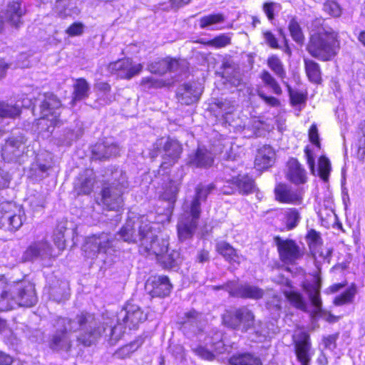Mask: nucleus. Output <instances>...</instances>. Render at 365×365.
<instances>
[{
	"mask_svg": "<svg viewBox=\"0 0 365 365\" xmlns=\"http://www.w3.org/2000/svg\"><path fill=\"white\" fill-rule=\"evenodd\" d=\"M54 327L56 330L51 336L48 346L55 351L68 352L72 346L70 334L78 330L80 334L77 339L85 346H90L101 339H104L110 345H113L124 332L120 323L115 327L100 324L93 315L83 312L74 319L58 317Z\"/></svg>",
	"mask_w": 365,
	"mask_h": 365,
	"instance_id": "obj_1",
	"label": "nucleus"
},
{
	"mask_svg": "<svg viewBox=\"0 0 365 365\" xmlns=\"http://www.w3.org/2000/svg\"><path fill=\"white\" fill-rule=\"evenodd\" d=\"M118 235L124 242H139V251L142 255L154 257L155 259L167 251L168 242L158 239L150 222L143 220L135 222L128 219Z\"/></svg>",
	"mask_w": 365,
	"mask_h": 365,
	"instance_id": "obj_2",
	"label": "nucleus"
},
{
	"mask_svg": "<svg viewBox=\"0 0 365 365\" xmlns=\"http://www.w3.org/2000/svg\"><path fill=\"white\" fill-rule=\"evenodd\" d=\"M34 285L26 280L8 281L0 276V311L19 307H31L37 302Z\"/></svg>",
	"mask_w": 365,
	"mask_h": 365,
	"instance_id": "obj_3",
	"label": "nucleus"
},
{
	"mask_svg": "<svg viewBox=\"0 0 365 365\" xmlns=\"http://www.w3.org/2000/svg\"><path fill=\"white\" fill-rule=\"evenodd\" d=\"M214 188L215 185L212 184L199 185L195 189L194 197L190 201L185 202L182 207L183 212L180 215L178 223V233L180 240H186L192 237L198 225L201 212V202L206 200L207 195Z\"/></svg>",
	"mask_w": 365,
	"mask_h": 365,
	"instance_id": "obj_4",
	"label": "nucleus"
},
{
	"mask_svg": "<svg viewBox=\"0 0 365 365\" xmlns=\"http://www.w3.org/2000/svg\"><path fill=\"white\" fill-rule=\"evenodd\" d=\"M307 50L320 61H331L339 50L338 34L333 29H323L311 34Z\"/></svg>",
	"mask_w": 365,
	"mask_h": 365,
	"instance_id": "obj_5",
	"label": "nucleus"
},
{
	"mask_svg": "<svg viewBox=\"0 0 365 365\" xmlns=\"http://www.w3.org/2000/svg\"><path fill=\"white\" fill-rule=\"evenodd\" d=\"M113 181L106 183L101 191V202L109 210H119L123 206V195L128 187L127 176L122 170L113 173Z\"/></svg>",
	"mask_w": 365,
	"mask_h": 365,
	"instance_id": "obj_6",
	"label": "nucleus"
},
{
	"mask_svg": "<svg viewBox=\"0 0 365 365\" xmlns=\"http://www.w3.org/2000/svg\"><path fill=\"white\" fill-rule=\"evenodd\" d=\"M43 96L41 109L43 116L38 120V125L43 137L48 138L54 128L61 124L58 119L60 113L58 112L61 104L53 93H45Z\"/></svg>",
	"mask_w": 365,
	"mask_h": 365,
	"instance_id": "obj_7",
	"label": "nucleus"
},
{
	"mask_svg": "<svg viewBox=\"0 0 365 365\" xmlns=\"http://www.w3.org/2000/svg\"><path fill=\"white\" fill-rule=\"evenodd\" d=\"M118 240L115 235L102 232L88 237L83 246V251L88 258L93 259L98 255L112 256L115 252Z\"/></svg>",
	"mask_w": 365,
	"mask_h": 365,
	"instance_id": "obj_8",
	"label": "nucleus"
},
{
	"mask_svg": "<svg viewBox=\"0 0 365 365\" xmlns=\"http://www.w3.org/2000/svg\"><path fill=\"white\" fill-rule=\"evenodd\" d=\"M26 219L24 210L11 202L3 203L0 210V228L15 232Z\"/></svg>",
	"mask_w": 365,
	"mask_h": 365,
	"instance_id": "obj_9",
	"label": "nucleus"
},
{
	"mask_svg": "<svg viewBox=\"0 0 365 365\" xmlns=\"http://www.w3.org/2000/svg\"><path fill=\"white\" fill-rule=\"evenodd\" d=\"M225 326L235 330L246 332L255 323V316L247 307L237 309L233 313H228L223 317Z\"/></svg>",
	"mask_w": 365,
	"mask_h": 365,
	"instance_id": "obj_10",
	"label": "nucleus"
},
{
	"mask_svg": "<svg viewBox=\"0 0 365 365\" xmlns=\"http://www.w3.org/2000/svg\"><path fill=\"white\" fill-rule=\"evenodd\" d=\"M212 289L214 290L225 289L232 297L244 299H259L264 294L262 289L248 283L237 284L234 282H229L221 286H213Z\"/></svg>",
	"mask_w": 365,
	"mask_h": 365,
	"instance_id": "obj_11",
	"label": "nucleus"
},
{
	"mask_svg": "<svg viewBox=\"0 0 365 365\" xmlns=\"http://www.w3.org/2000/svg\"><path fill=\"white\" fill-rule=\"evenodd\" d=\"M154 147L158 150L163 147V161L160 166L163 169H167L174 165L180 158L182 151V147L180 142L170 138L166 140L158 139L154 144Z\"/></svg>",
	"mask_w": 365,
	"mask_h": 365,
	"instance_id": "obj_12",
	"label": "nucleus"
},
{
	"mask_svg": "<svg viewBox=\"0 0 365 365\" xmlns=\"http://www.w3.org/2000/svg\"><path fill=\"white\" fill-rule=\"evenodd\" d=\"M295 354L301 365H309L313 351L309 335L303 330H297L292 336Z\"/></svg>",
	"mask_w": 365,
	"mask_h": 365,
	"instance_id": "obj_13",
	"label": "nucleus"
},
{
	"mask_svg": "<svg viewBox=\"0 0 365 365\" xmlns=\"http://www.w3.org/2000/svg\"><path fill=\"white\" fill-rule=\"evenodd\" d=\"M6 23L15 29H19L24 25V16L26 13L25 6L20 0L9 1L5 8L1 11Z\"/></svg>",
	"mask_w": 365,
	"mask_h": 365,
	"instance_id": "obj_14",
	"label": "nucleus"
},
{
	"mask_svg": "<svg viewBox=\"0 0 365 365\" xmlns=\"http://www.w3.org/2000/svg\"><path fill=\"white\" fill-rule=\"evenodd\" d=\"M277 247L280 260L287 264H292L302 257L299 247L292 240H284L280 237L274 238Z\"/></svg>",
	"mask_w": 365,
	"mask_h": 365,
	"instance_id": "obj_15",
	"label": "nucleus"
},
{
	"mask_svg": "<svg viewBox=\"0 0 365 365\" xmlns=\"http://www.w3.org/2000/svg\"><path fill=\"white\" fill-rule=\"evenodd\" d=\"M143 66L140 63L133 64L130 58H123L110 63L108 70L120 78L130 79L140 73Z\"/></svg>",
	"mask_w": 365,
	"mask_h": 365,
	"instance_id": "obj_16",
	"label": "nucleus"
},
{
	"mask_svg": "<svg viewBox=\"0 0 365 365\" xmlns=\"http://www.w3.org/2000/svg\"><path fill=\"white\" fill-rule=\"evenodd\" d=\"M52 256V247L46 240H39L31 244L23 254L24 262L46 259Z\"/></svg>",
	"mask_w": 365,
	"mask_h": 365,
	"instance_id": "obj_17",
	"label": "nucleus"
},
{
	"mask_svg": "<svg viewBox=\"0 0 365 365\" xmlns=\"http://www.w3.org/2000/svg\"><path fill=\"white\" fill-rule=\"evenodd\" d=\"M146 318L147 315L135 304H128L118 315V321L122 320L123 324L130 329H135L139 323L144 322Z\"/></svg>",
	"mask_w": 365,
	"mask_h": 365,
	"instance_id": "obj_18",
	"label": "nucleus"
},
{
	"mask_svg": "<svg viewBox=\"0 0 365 365\" xmlns=\"http://www.w3.org/2000/svg\"><path fill=\"white\" fill-rule=\"evenodd\" d=\"M321 279L314 276L310 280H305L303 282V289L308 294L312 304L315 308L316 314L322 310V302L320 298Z\"/></svg>",
	"mask_w": 365,
	"mask_h": 365,
	"instance_id": "obj_19",
	"label": "nucleus"
},
{
	"mask_svg": "<svg viewBox=\"0 0 365 365\" xmlns=\"http://www.w3.org/2000/svg\"><path fill=\"white\" fill-rule=\"evenodd\" d=\"M153 297H164L168 296L172 289L169 279L166 276H154L150 277L146 285Z\"/></svg>",
	"mask_w": 365,
	"mask_h": 365,
	"instance_id": "obj_20",
	"label": "nucleus"
},
{
	"mask_svg": "<svg viewBox=\"0 0 365 365\" xmlns=\"http://www.w3.org/2000/svg\"><path fill=\"white\" fill-rule=\"evenodd\" d=\"M206 325V321L202 314L196 311H190L185 314V320L182 322V329L190 331L195 334H200Z\"/></svg>",
	"mask_w": 365,
	"mask_h": 365,
	"instance_id": "obj_21",
	"label": "nucleus"
},
{
	"mask_svg": "<svg viewBox=\"0 0 365 365\" xmlns=\"http://www.w3.org/2000/svg\"><path fill=\"white\" fill-rule=\"evenodd\" d=\"M214 162L213 154L204 147H198L196 151L188 157L187 164L193 168H207Z\"/></svg>",
	"mask_w": 365,
	"mask_h": 365,
	"instance_id": "obj_22",
	"label": "nucleus"
},
{
	"mask_svg": "<svg viewBox=\"0 0 365 365\" xmlns=\"http://www.w3.org/2000/svg\"><path fill=\"white\" fill-rule=\"evenodd\" d=\"M119 152V146L111 139H108L103 143H96L92 149L93 158L98 160H106L110 157L116 156Z\"/></svg>",
	"mask_w": 365,
	"mask_h": 365,
	"instance_id": "obj_23",
	"label": "nucleus"
},
{
	"mask_svg": "<svg viewBox=\"0 0 365 365\" xmlns=\"http://www.w3.org/2000/svg\"><path fill=\"white\" fill-rule=\"evenodd\" d=\"M227 184L234 185L235 187L230 188V190H224L225 194H231L234 190H238L240 193L247 194L254 190L255 183L253 180L248 175H237L227 178Z\"/></svg>",
	"mask_w": 365,
	"mask_h": 365,
	"instance_id": "obj_24",
	"label": "nucleus"
},
{
	"mask_svg": "<svg viewBox=\"0 0 365 365\" xmlns=\"http://www.w3.org/2000/svg\"><path fill=\"white\" fill-rule=\"evenodd\" d=\"M95 184V175L92 170H86L79 174L74 182V191L77 195H89Z\"/></svg>",
	"mask_w": 365,
	"mask_h": 365,
	"instance_id": "obj_25",
	"label": "nucleus"
},
{
	"mask_svg": "<svg viewBox=\"0 0 365 365\" xmlns=\"http://www.w3.org/2000/svg\"><path fill=\"white\" fill-rule=\"evenodd\" d=\"M275 153L269 145H264L258 149L256 155L255 165L257 170H264L274 162Z\"/></svg>",
	"mask_w": 365,
	"mask_h": 365,
	"instance_id": "obj_26",
	"label": "nucleus"
},
{
	"mask_svg": "<svg viewBox=\"0 0 365 365\" xmlns=\"http://www.w3.org/2000/svg\"><path fill=\"white\" fill-rule=\"evenodd\" d=\"M24 150L23 143L16 138L9 139L2 148L1 155L4 160L13 161L19 158Z\"/></svg>",
	"mask_w": 365,
	"mask_h": 365,
	"instance_id": "obj_27",
	"label": "nucleus"
},
{
	"mask_svg": "<svg viewBox=\"0 0 365 365\" xmlns=\"http://www.w3.org/2000/svg\"><path fill=\"white\" fill-rule=\"evenodd\" d=\"M287 178L292 182L299 185L306 182V171L297 159L291 158L287 163Z\"/></svg>",
	"mask_w": 365,
	"mask_h": 365,
	"instance_id": "obj_28",
	"label": "nucleus"
},
{
	"mask_svg": "<svg viewBox=\"0 0 365 365\" xmlns=\"http://www.w3.org/2000/svg\"><path fill=\"white\" fill-rule=\"evenodd\" d=\"M275 195L279 201L284 203L300 204L302 199L298 192L284 185H279L275 188Z\"/></svg>",
	"mask_w": 365,
	"mask_h": 365,
	"instance_id": "obj_29",
	"label": "nucleus"
},
{
	"mask_svg": "<svg viewBox=\"0 0 365 365\" xmlns=\"http://www.w3.org/2000/svg\"><path fill=\"white\" fill-rule=\"evenodd\" d=\"M216 250L230 263L239 264L244 260V257L239 255L236 250L225 242H218L216 245Z\"/></svg>",
	"mask_w": 365,
	"mask_h": 365,
	"instance_id": "obj_30",
	"label": "nucleus"
},
{
	"mask_svg": "<svg viewBox=\"0 0 365 365\" xmlns=\"http://www.w3.org/2000/svg\"><path fill=\"white\" fill-rule=\"evenodd\" d=\"M178 67V62L173 59H161L155 61L148 66L149 71L155 74H163L167 71H176Z\"/></svg>",
	"mask_w": 365,
	"mask_h": 365,
	"instance_id": "obj_31",
	"label": "nucleus"
},
{
	"mask_svg": "<svg viewBox=\"0 0 365 365\" xmlns=\"http://www.w3.org/2000/svg\"><path fill=\"white\" fill-rule=\"evenodd\" d=\"M229 361L230 365H262L261 359L251 353L235 354Z\"/></svg>",
	"mask_w": 365,
	"mask_h": 365,
	"instance_id": "obj_32",
	"label": "nucleus"
},
{
	"mask_svg": "<svg viewBox=\"0 0 365 365\" xmlns=\"http://www.w3.org/2000/svg\"><path fill=\"white\" fill-rule=\"evenodd\" d=\"M55 12L62 18L78 14L79 9L75 6L72 0H56Z\"/></svg>",
	"mask_w": 365,
	"mask_h": 365,
	"instance_id": "obj_33",
	"label": "nucleus"
},
{
	"mask_svg": "<svg viewBox=\"0 0 365 365\" xmlns=\"http://www.w3.org/2000/svg\"><path fill=\"white\" fill-rule=\"evenodd\" d=\"M306 73L310 81L319 83L322 80L321 70L319 63L309 58H304Z\"/></svg>",
	"mask_w": 365,
	"mask_h": 365,
	"instance_id": "obj_34",
	"label": "nucleus"
},
{
	"mask_svg": "<svg viewBox=\"0 0 365 365\" xmlns=\"http://www.w3.org/2000/svg\"><path fill=\"white\" fill-rule=\"evenodd\" d=\"M179 259V252L175 250L169 252L168 248L167 249L166 252H165L161 255V256H159V257L156 259V260L165 268H172L175 267L178 264Z\"/></svg>",
	"mask_w": 365,
	"mask_h": 365,
	"instance_id": "obj_35",
	"label": "nucleus"
},
{
	"mask_svg": "<svg viewBox=\"0 0 365 365\" xmlns=\"http://www.w3.org/2000/svg\"><path fill=\"white\" fill-rule=\"evenodd\" d=\"M300 220V213L296 208L287 209L284 212L283 222L288 230L295 228L299 223Z\"/></svg>",
	"mask_w": 365,
	"mask_h": 365,
	"instance_id": "obj_36",
	"label": "nucleus"
},
{
	"mask_svg": "<svg viewBox=\"0 0 365 365\" xmlns=\"http://www.w3.org/2000/svg\"><path fill=\"white\" fill-rule=\"evenodd\" d=\"M238 66L230 57H225L223 58L222 65L219 71L217 73L221 74L223 78H230L234 76L237 73Z\"/></svg>",
	"mask_w": 365,
	"mask_h": 365,
	"instance_id": "obj_37",
	"label": "nucleus"
},
{
	"mask_svg": "<svg viewBox=\"0 0 365 365\" xmlns=\"http://www.w3.org/2000/svg\"><path fill=\"white\" fill-rule=\"evenodd\" d=\"M206 344H211L214 346V349L218 352L222 353L224 349V344L222 342V334L221 331L216 329H212L207 338L205 339Z\"/></svg>",
	"mask_w": 365,
	"mask_h": 365,
	"instance_id": "obj_38",
	"label": "nucleus"
},
{
	"mask_svg": "<svg viewBox=\"0 0 365 365\" xmlns=\"http://www.w3.org/2000/svg\"><path fill=\"white\" fill-rule=\"evenodd\" d=\"M267 66L279 78L284 79L286 77L283 63L276 55H272L267 58Z\"/></svg>",
	"mask_w": 365,
	"mask_h": 365,
	"instance_id": "obj_39",
	"label": "nucleus"
},
{
	"mask_svg": "<svg viewBox=\"0 0 365 365\" xmlns=\"http://www.w3.org/2000/svg\"><path fill=\"white\" fill-rule=\"evenodd\" d=\"M286 298L290 302V303L301 310L305 311L307 309V304L303 299L301 294L294 292L293 290L284 291Z\"/></svg>",
	"mask_w": 365,
	"mask_h": 365,
	"instance_id": "obj_40",
	"label": "nucleus"
},
{
	"mask_svg": "<svg viewBox=\"0 0 365 365\" xmlns=\"http://www.w3.org/2000/svg\"><path fill=\"white\" fill-rule=\"evenodd\" d=\"M225 18L222 14H212L204 16L199 19L200 29H206L212 25L223 23Z\"/></svg>",
	"mask_w": 365,
	"mask_h": 365,
	"instance_id": "obj_41",
	"label": "nucleus"
},
{
	"mask_svg": "<svg viewBox=\"0 0 365 365\" xmlns=\"http://www.w3.org/2000/svg\"><path fill=\"white\" fill-rule=\"evenodd\" d=\"M178 192V187L177 185L173 182H170L169 185L165 187L164 192L160 195V197L163 200L168 202V207H170L175 202Z\"/></svg>",
	"mask_w": 365,
	"mask_h": 365,
	"instance_id": "obj_42",
	"label": "nucleus"
},
{
	"mask_svg": "<svg viewBox=\"0 0 365 365\" xmlns=\"http://www.w3.org/2000/svg\"><path fill=\"white\" fill-rule=\"evenodd\" d=\"M20 114L19 106H12L4 102H0V117L15 118Z\"/></svg>",
	"mask_w": 365,
	"mask_h": 365,
	"instance_id": "obj_43",
	"label": "nucleus"
},
{
	"mask_svg": "<svg viewBox=\"0 0 365 365\" xmlns=\"http://www.w3.org/2000/svg\"><path fill=\"white\" fill-rule=\"evenodd\" d=\"M323 11L334 18L339 17L342 12L340 5L334 0L326 1L323 4Z\"/></svg>",
	"mask_w": 365,
	"mask_h": 365,
	"instance_id": "obj_44",
	"label": "nucleus"
},
{
	"mask_svg": "<svg viewBox=\"0 0 365 365\" xmlns=\"http://www.w3.org/2000/svg\"><path fill=\"white\" fill-rule=\"evenodd\" d=\"M355 294L356 287L354 285H352L351 287L348 288L345 292H344L341 294L337 296L334 299V304L337 306H341L347 303H350L352 302Z\"/></svg>",
	"mask_w": 365,
	"mask_h": 365,
	"instance_id": "obj_45",
	"label": "nucleus"
},
{
	"mask_svg": "<svg viewBox=\"0 0 365 365\" xmlns=\"http://www.w3.org/2000/svg\"><path fill=\"white\" fill-rule=\"evenodd\" d=\"M289 30L294 41L299 43H303L304 36L302 29L298 22L294 19L289 21Z\"/></svg>",
	"mask_w": 365,
	"mask_h": 365,
	"instance_id": "obj_46",
	"label": "nucleus"
},
{
	"mask_svg": "<svg viewBox=\"0 0 365 365\" xmlns=\"http://www.w3.org/2000/svg\"><path fill=\"white\" fill-rule=\"evenodd\" d=\"M66 229L64 224L61 223L58 225L53 234V242L59 250H63L65 247L64 232Z\"/></svg>",
	"mask_w": 365,
	"mask_h": 365,
	"instance_id": "obj_47",
	"label": "nucleus"
},
{
	"mask_svg": "<svg viewBox=\"0 0 365 365\" xmlns=\"http://www.w3.org/2000/svg\"><path fill=\"white\" fill-rule=\"evenodd\" d=\"M260 78L262 82L269 88H272L273 91H281L277 81L269 71L263 70L260 73Z\"/></svg>",
	"mask_w": 365,
	"mask_h": 365,
	"instance_id": "obj_48",
	"label": "nucleus"
},
{
	"mask_svg": "<svg viewBox=\"0 0 365 365\" xmlns=\"http://www.w3.org/2000/svg\"><path fill=\"white\" fill-rule=\"evenodd\" d=\"M200 97V93H177L176 98L181 104L190 105L197 102Z\"/></svg>",
	"mask_w": 365,
	"mask_h": 365,
	"instance_id": "obj_49",
	"label": "nucleus"
},
{
	"mask_svg": "<svg viewBox=\"0 0 365 365\" xmlns=\"http://www.w3.org/2000/svg\"><path fill=\"white\" fill-rule=\"evenodd\" d=\"M170 84L162 80L155 79L153 77H148L142 79L141 86L143 89L160 88L166 85Z\"/></svg>",
	"mask_w": 365,
	"mask_h": 365,
	"instance_id": "obj_50",
	"label": "nucleus"
},
{
	"mask_svg": "<svg viewBox=\"0 0 365 365\" xmlns=\"http://www.w3.org/2000/svg\"><path fill=\"white\" fill-rule=\"evenodd\" d=\"M331 170V164L329 160L326 157H321L319 159V176L324 180H327Z\"/></svg>",
	"mask_w": 365,
	"mask_h": 365,
	"instance_id": "obj_51",
	"label": "nucleus"
},
{
	"mask_svg": "<svg viewBox=\"0 0 365 365\" xmlns=\"http://www.w3.org/2000/svg\"><path fill=\"white\" fill-rule=\"evenodd\" d=\"M28 202L30 207L34 210V212H37L41 210L44 207L45 203L43 197L40 194L29 197Z\"/></svg>",
	"mask_w": 365,
	"mask_h": 365,
	"instance_id": "obj_52",
	"label": "nucleus"
},
{
	"mask_svg": "<svg viewBox=\"0 0 365 365\" xmlns=\"http://www.w3.org/2000/svg\"><path fill=\"white\" fill-rule=\"evenodd\" d=\"M138 346L136 345V343H130L119 349L115 353V356L118 359L129 357L130 354L137 349Z\"/></svg>",
	"mask_w": 365,
	"mask_h": 365,
	"instance_id": "obj_53",
	"label": "nucleus"
},
{
	"mask_svg": "<svg viewBox=\"0 0 365 365\" xmlns=\"http://www.w3.org/2000/svg\"><path fill=\"white\" fill-rule=\"evenodd\" d=\"M230 43V38L226 35H220L210 41L208 44L216 48L225 47Z\"/></svg>",
	"mask_w": 365,
	"mask_h": 365,
	"instance_id": "obj_54",
	"label": "nucleus"
},
{
	"mask_svg": "<svg viewBox=\"0 0 365 365\" xmlns=\"http://www.w3.org/2000/svg\"><path fill=\"white\" fill-rule=\"evenodd\" d=\"M280 6L279 4L275 2H266L263 4V11L267 15L269 21H272L274 19V11L276 9H279Z\"/></svg>",
	"mask_w": 365,
	"mask_h": 365,
	"instance_id": "obj_55",
	"label": "nucleus"
},
{
	"mask_svg": "<svg viewBox=\"0 0 365 365\" xmlns=\"http://www.w3.org/2000/svg\"><path fill=\"white\" fill-rule=\"evenodd\" d=\"M264 42L272 48H279V46L275 36L269 31L263 32Z\"/></svg>",
	"mask_w": 365,
	"mask_h": 365,
	"instance_id": "obj_56",
	"label": "nucleus"
},
{
	"mask_svg": "<svg viewBox=\"0 0 365 365\" xmlns=\"http://www.w3.org/2000/svg\"><path fill=\"white\" fill-rule=\"evenodd\" d=\"M84 26L80 22L73 23L67 29L66 33L71 36H80L83 32Z\"/></svg>",
	"mask_w": 365,
	"mask_h": 365,
	"instance_id": "obj_57",
	"label": "nucleus"
},
{
	"mask_svg": "<svg viewBox=\"0 0 365 365\" xmlns=\"http://www.w3.org/2000/svg\"><path fill=\"white\" fill-rule=\"evenodd\" d=\"M216 105L222 110L223 115L232 113L235 109L234 104L232 102L227 101H218L217 103H216Z\"/></svg>",
	"mask_w": 365,
	"mask_h": 365,
	"instance_id": "obj_58",
	"label": "nucleus"
},
{
	"mask_svg": "<svg viewBox=\"0 0 365 365\" xmlns=\"http://www.w3.org/2000/svg\"><path fill=\"white\" fill-rule=\"evenodd\" d=\"M324 22V19L322 18H316L312 21L309 24V29L312 31H314V33L319 32L323 29H332L329 27H324L323 26Z\"/></svg>",
	"mask_w": 365,
	"mask_h": 365,
	"instance_id": "obj_59",
	"label": "nucleus"
},
{
	"mask_svg": "<svg viewBox=\"0 0 365 365\" xmlns=\"http://www.w3.org/2000/svg\"><path fill=\"white\" fill-rule=\"evenodd\" d=\"M309 140L318 148L320 147L319 137L317 125L313 124L309 130Z\"/></svg>",
	"mask_w": 365,
	"mask_h": 365,
	"instance_id": "obj_60",
	"label": "nucleus"
},
{
	"mask_svg": "<svg viewBox=\"0 0 365 365\" xmlns=\"http://www.w3.org/2000/svg\"><path fill=\"white\" fill-rule=\"evenodd\" d=\"M195 352L197 355L203 359L211 361L214 358V354L212 351L203 346H198L195 349Z\"/></svg>",
	"mask_w": 365,
	"mask_h": 365,
	"instance_id": "obj_61",
	"label": "nucleus"
},
{
	"mask_svg": "<svg viewBox=\"0 0 365 365\" xmlns=\"http://www.w3.org/2000/svg\"><path fill=\"white\" fill-rule=\"evenodd\" d=\"M291 103L294 106L300 105L305 102L307 96L304 93H289Z\"/></svg>",
	"mask_w": 365,
	"mask_h": 365,
	"instance_id": "obj_62",
	"label": "nucleus"
},
{
	"mask_svg": "<svg viewBox=\"0 0 365 365\" xmlns=\"http://www.w3.org/2000/svg\"><path fill=\"white\" fill-rule=\"evenodd\" d=\"M74 91H88L89 84L84 78H78L73 83Z\"/></svg>",
	"mask_w": 365,
	"mask_h": 365,
	"instance_id": "obj_63",
	"label": "nucleus"
},
{
	"mask_svg": "<svg viewBox=\"0 0 365 365\" xmlns=\"http://www.w3.org/2000/svg\"><path fill=\"white\" fill-rule=\"evenodd\" d=\"M338 336V334H334L324 337L323 341L325 347L330 350L334 349L336 347V341Z\"/></svg>",
	"mask_w": 365,
	"mask_h": 365,
	"instance_id": "obj_64",
	"label": "nucleus"
}]
</instances>
